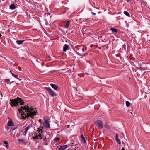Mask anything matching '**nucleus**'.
Returning a JSON list of instances; mask_svg holds the SVG:
<instances>
[{"label":"nucleus","mask_w":150,"mask_h":150,"mask_svg":"<svg viewBox=\"0 0 150 150\" xmlns=\"http://www.w3.org/2000/svg\"><path fill=\"white\" fill-rule=\"evenodd\" d=\"M10 101L11 102L10 103L12 107L17 106L19 103H20L21 105H23L24 103L23 100L18 97H17L16 98L14 99H11Z\"/></svg>","instance_id":"nucleus-1"},{"label":"nucleus","mask_w":150,"mask_h":150,"mask_svg":"<svg viewBox=\"0 0 150 150\" xmlns=\"http://www.w3.org/2000/svg\"><path fill=\"white\" fill-rule=\"evenodd\" d=\"M38 129L35 133V136L33 137V139H36L40 138L42 139L45 137L43 134V131L42 130V129H40V130L39 128Z\"/></svg>","instance_id":"nucleus-2"},{"label":"nucleus","mask_w":150,"mask_h":150,"mask_svg":"<svg viewBox=\"0 0 150 150\" xmlns=\"http://www.w3.org/2000/svg\"><path fill=\"white\" fill-rule=\"evenodd\" d=\"M21 109H18V110L19 111V113H21V114L22 116V117H23L22 118L23 119H25L26 117V113H25L22 110V109L25 110V109L24 108V107H23L22 106H21Z\"/></svg>","instance_id":"nucleus-3"},{"label":"nucleus","mask_w":150,"mask_h":150,"mask_svg":"<svg viewBox=\"0 0 150 150\" xmlns=\"http://www.w3.org/2000/svg\"><path fill=\"white\" fill-rule=\"evenodd\" d=\"M45 88L48 91V93L52 96L53 97L56 96L54 92L50 88L45 87Z\"/></svg>","instance_id":"nucleus-4"},{"label":"nucleus","mask_w":150,"mask_h":150,"mask_svg":"<svg viewBox=\"0 0 150 150\" xmlns=\"http://www.w3.org/2000/svg\"><path fill=\"white\" fill-rule=\"evenodd\" d=\"M95 124L98 126L99 127L100 129H102L103 126V122L100 120H98L95 122Z\"/></svg>","instance_id":"nucleus-5"},{"label":"nucleus","mask_w":150,"mask_h":150,"mask_svg":"<svg viewBox=\"0 0 150 150\" xmlns=\"http://www.w3.org/2000/svg\"><path fill=\"white\" fill-rule=\"evenodd\" d=\"M37 112L35 111H33L32 112H29V113H27V117H28L29 116H30L31 117L33 118V116H34L36 114Z\"/></svg>","instance_id":"nucleus-6"},{"label":"nucleus","mask_w":150,"mask_h":150,"mask_svg":"<svg viewBox=\"0 0 150 150\" xmlns=\"http://www.w3.org/2000/svg\"><path fill=\"white\" fill-rule=\"evenodd\" d=\"M24 108L25 109V111L27 113L32 112L33 111V108H29L28 106L27 107L26 105L24 107Z\"/></svg>","instance_id":"nucleus-7"},{"label":"nucleus","mask_w":150,"mask_h":150,"mask_svg":"<svg viewBox=\"0 0 150 150\" xmlns=\"http://www.w3.org/2000/svg\"><path fill=\"white\" fill-rule=\"evenodd\" d=\"M43 125L44 127L46 128H49L50 127L49 122L45 120L44 122L43 123Z\"/></svg>","instance_id":"nucleus-8"},{"label":"nucleus","mask_w":150,"mask_h":150,"mask_svg":"<svg viewBox=\"0 0 150 150\" xmlns=\"http://www.w3.org/2000/svg\"><path fill=\"white\" fill-rule=\"evenodd\" d=\"M32 127V126L30 125L28 126L25 129L24 133H23L24 135L25 136L27 133L29 129Z\"/></svg>","instance_id":"nucleus-9"},{"label":"nucleus","mask_w":150,"mask_h":150,"mask_svg":"<svg viewBox=\"0 0 150 150\" xmlns=\"http://www.w3.org/2000/svg\"><path fill=\"white\" fill-rule=\"evenodd\" d=\"M69 47V46L67 44L64 45L63 47V50L64 52H65Z\"/></svg>","instance_id":"nucleus-10"},{"label":"nucleus","mask_w":150,"mask_h":150,"mask_svg":"<svg viewBox=\"0 0 150 150\" xmlns=\"http://www.w3.org/2000/svg\"><path fill=\"white\" fill-rule=\"evenodd\" d=\"M50 85L52 88L53 89H55V90H57V88H58V86L54 84L51 83L50 84Z\"/></svg>","instance_id":"nucleus-11"},{"label":"nucleus","mask_w":150,"mask_h":150,"mask_svg":"<svg viewBox=\"0 0 150 150\" xmlns=\"http://www.w3.org/2000/svg\"><path fill=\"white\" fill-rule=\"evenodd\" d=\"M7 125L9 126H11L14 125V123L12 122L11 119L10 120L8 121Z\"/></svg>","instance_id":"nucleus-12"},{"label":"nucleus","mask_w":150,"mask_h":150,"mask_svg":"<svg viewBox=\"0 0 150 150\" xmlns=\"http://www.w3.org/2000/svg\"><path fill=\"white\" fill-rule=\"evenodd\" d=\"M68 146L67 145L62 146L60 147L59 150H64Z\"/></svg>","instance_id":"nucleus-13"},{"label":"nucleus","mask_w":150,"mask_h":150,"mask_svg":"<svg viewBox=\"0 0 150 150\" xmlns=\"http://www.w3.org/2000/svg\"><path fill=\"white\" fill-rule=\"evenodd\" d=\"M16 8V6L14 4H11L10 6V8L11 9H14Z\"/></svg>","instance_id":"nucleus-14"},{"label":"nucleus","mask_w":150,"mask_h":150,"mask_svg":"<svg viewBox=\"0 0 150 150\" xmlns=\"http://www.w3.org/2000/svg\"><path fill=\"white\" fill-rule=\"evenodd\" d=\"M44 141V143L45 145H47L48 144L47 139L46 137L43 139Z\"/></svg>","instance_id":"nucleus-15"},{"label":"nucleus","mask_w":150,"mask_h":150,"mask_svg":"<svg viewBox=\"0 0 150 150\" xmlns=\"http://www.w3.org/2000/svg\"><path fill=\"white\" fill-rule=\"evenodd\" d=\"M81 139L82 141L83 142V143H85L86 141L85 139V137H84L83 135V134L81 135Z\"/></svg>","instance_id":"nucleus-16"},{"label":"nucleus","mask_w":150,"mask_h":150,"mask_svg":"<svg viewBox=\"0 0 150 150\" xmlns=\"http://www.w3.org/2000/svg\"><path fill=\"white\" fill-rule=\"evenodd\" d=\"M110 30H112V32L113 33H117L118 32L116 28H110Z\"/></svg>","instance_id":"nucleus-17"},{"label":"nucleus","mask_w":150,"mask_h":150,"mask_svg":"<svg viewBox=\"0 0 150 150\" xmlns=\"http://www.w3.org/2000/svg\"><path fill=\"white\" fill-rule=\"evenodd\" d=\"M70 24V21H67L66 23V24L65 26V27L66 28H68Z\"/></svg>","instance_id":"nucleus-18"},{"label":"nucleus","mask_w":150,"mask_h":150,"mask_svg":"<svg viewBox=\"0 0 150 150\" xmlns=\"http://www.w3.org/2000/svg\"><path fill=\"white\" fill-rule=\"evenodd\" d=\"M24 41V40H17L16 41V42L18 44L20 45L22 44Z\"/></svg>","instance_id":"nucleus-19"},{"label":"nucleus","mask_w":150,"mask_h":150,"mask_svg":"<svg viewBox=\"0 0 150 150\" xmlns=\"http://www.w3.org/2000/svg\"><path fill=\"white\" fill-rule=\"evenodd\" d=\"M4 143L6 144V146L7 148H9V146L8 145V143L7 141H5L4 142Z\"/></svg>","instance_id":"nucleus-20"},{"label":"nucleus","mask_w":150,"mask_h":150,"mask_svg":"<svg viewBox=\"0 0 150 150\" xmlns=\"http://www.w3.org/2000/svg\"><path fill=\"white\" fill-rule=\"evenodd\" d=\"M126 105L127 107H129L130 105V103L128 101H126Z\"/></svg>","instance_id":"nucleus-21"},{"label":"nucleus","mask_w":150,"mask_h":150,"mask_svg":"<svg viewBox=\"0 0 150 150\" xmlns=\"http://www.w3.org/2000/svg\"><path fill=\"white\" fill-rule=\"evenodd\" d=\"M12 75L14 77L16 78L17 79H19L20 80H21V79H19L18 77V75H15V74H14L13 73H12Z\"/></svg>","instance_id":"nucleus-22"},{"label":"nucleus","mask_w":150,"mask_h":150,"mask_svg":"<svg viewBox=\"0 0 150 150\" xmlns=\"http://www.w3.org/2000/svg\"><path fill=\"white\" fill-rule=\"evenodd\" d=\"M124 13L128 17H130V15L129 13L127 11H124Z\"/></svg>","instance_id":"nucleus-23"},{"label":"nucleus","mask_w":150,"mask_h":150,"mask_svg":"<svg viewBox=\"0 0 150 150\" xmlns=\"http://www.w3.org/2000/svg\"><path fill=\"white\" fill-rule=\"evenodd\" d=\"M59 139H60L59 138L57 137L55 139L54 141H55V142H57L58 141H59Z\"/></svg>","instance_id":"nucleus-24"},{"label":"nucleus","mask_w":150,"mask_h":150,"mask_svg":"<svg viewBox=\"0 0 150 150\" xmlns=\"http://www.w3.org/2000/svg\"><path fill=\"white\" fill-rule=\"evenodd\" d=\"M116 141L118 143L120 144H121V141H120V140L118 139H116Z\"/></svg>","instance_id":"nucleus-25"},{"label":"nucleus","mask_w":150,"mask_h":150,"mask_svg":"<svg viewBox=\"0 0 150 150\" xmlns=\"http://www.w3.org/2000/svg\"><path fill=\"white\" fill-rule=\"evenodd\" d=\"M9 80L8 79H6V82L7 83V84H8L9 83Z\"/></svg>","instance_id":"nucleus-26"},{"label":"nucleus","mask_w":150,"mask_h":150,"mask_svg":"<svg viewBox=\"0 0 150 150\" xmlns=\"http://www.w3.org/2000/svg\"><path fill=\"white\" fill-rule=\"evenodd\" d=\"M17 126H16V127H15V126H14V127L12 128V130H15L17 128Z\"/></svg>","instance_id":"nucleus-27"},{"label":"nucleus","mask_w":150,"mask_h":150,"mask_svg":"<svg viewBox=\"0 0 150 150\" xmlns=\"http://www.w3.org/2000/svg\"><path fill=\"white\" fill-rule=\"evenodd\" d=\"M36 61L38 62H40L41 60L39 59V58H37V59H36Z\"/></svg>","instance_id":"nucleus-28"},{"label":"nucleus","mask_w":150,"mask_h":150,"mask_svg":"<svg viewBox=\"0 0 150 150\" xmlns=\"http://www.w3.org/2000/svg\"><path fill=\"white\" fill-rule=\"evenodd\" d=\"M116 140L117 139H118V135L117 134H116V137H115Z\"/></svg>","instance_id":"nucleus-29"},{"label":"nucleus","mask_w":150,"mask_h":150,"mask_svg":"<svg viewBox=\"0 0 150 150\" xmlns=\"http://www.w3.org/2000/svg\"><path fill=\"white\" fill-rule=\"evenodd\" d=\"M18 142H20L21 141L23 142L24 141V139H18Z\"/></svg>","instance_id":"nucleus-30"},{"label":"nucleus","mask_w":150,"mask_h":150,"mask_svg":"<svg viewBox=\"0 0 150 150\" xmlns=\"http://www.w3.org/2000/svg\"><path fill=\"white\" fill-rule=\"evenodd\" d=\"M73 144V143H72L71 144H69L68 145V146H73V145H72Z\"/></svg>","instance_id":"nucleus-31"},{"label":"nucleus","mask_w":150,"mask_h":150,"mask_svg":"<svg viewBox=\"0 0 150 150\" xmlns=\"http://www.w3.org/2000/svg\"><path fill=\"white\" fill-rule=\"evenodd\" d=\"M92 13L93 15H96V13H94V12H92Z\"/></svg>","instance_id":"nucleus-32"},{"label":"nucleus","mask_w":150,"mask_h":150,"mask_svg":"<svg viewBox=\"0 0 150 150\" xmlns=\"http://www.w3.org/2000/svg\"><path fill=\"white\" fill-rule=\"evenodd\" d=\"M39 122L41 123V120L40 119H39Z\"/></svg>","instance_id":"nucleus-33"},{"label":"nucleus","mask_w":150,"mask_h":150,"mask_svg":"<svg viewBox=\"0 0 150 150\" xmlns=\"http://www.w3.org/2000/svg\"><path fill=\"white\" fill-rule=\"evenodd\" d=\"M126 1L127 2H129L131 1L132 0H126Z\"/></svg>","instance_id":"nucleus-34"},{"label":"nucleus","mask_w":150,"mask_h":150,"mask_svg":"<svg viewBox=\"0 0 150 150\" xmlns=\"http://www.w3.org/2000/svg\"><path fill=\"white\" fill-rule=\"evenodd\" d=\"M88 54V53H85V54H84L83 55V56H85V55H86L87 54Z\"/></svg>","instance_id":"nucleus-35"},{"label":"nucleus","mask_w":150,"mask_h":150,"mask_svg":"<svg viewBox=\"0 0 150 150\" xmlns=\"http://www.w3.org/2000/svg\"><path fill=\"white\" fill-rule=\"evenodd\" d=\"M121 150H125V149L124 148H122V149Z\"/></svg>","instance_id":"nucleus-36"},{"label":"nucleus","mask_w":150,"mask_h":150,"mask_svg":"<svg viewBox=\"0 0 150 150\" xmlns=\"http://www.w3.org/2000/svg\"><path fill=\"white\" fill-rule=\"evenodd\" d=\"M82 50L83 52H84V48H82Z\"/></svg>","instance_id":"nucleus-37"},{"label":"nucleus","mask_w":150,"mask_h":150,"mask_svg":"<svg viewBox=\"0 0 150 150\" xmlns=\"http://www.w3.org/2000/svg\"><path fill=\"white\" fill-rule=\"evenodd\" d=\"M93 46V45H90V47H92Z\"/></svg>","instance_id":"nucleus-38"},{"label":"nucleus","mask_w":150,"mask_h":150,"mask_svg":"<svg viewBox=\"0 0 150 150\" xmlns=\"http://www.w3.org/2000/svg\"><path fill=\"white\" fill-rule=\"evenodd\" d=\"M2 145L1 143L0 142V146L1 145Z\"/></svg>","instance_id":"nucleus-39"},{"label":"nucleus","mask_w":150,"mask_h":150,"mask_svg":"<svg viewBox=\"0 0 150 150\" xmlns=\"http://www.w3.org/2000/svg\"><path fill=\"white\" fill-rule=\"evenodd\" d=\"M43 63H42V65H43Z\"/></svg>","instance_id":"nucleus-40"},{"label":"nucleus","mask_w":150,"mask_h":150,"mask_svg":"<svg viewBox=\"0 0 150 150\" xmlns=\"http://www.w3.org/2000/svg\"><path fill=\"white\" fill-rule=\"evenodd\" d=\"M10 72L12 74V71H10Z\"/></svg>","instance_id":"nucleus-41"},{"label":"nucleus","mask_w":150,"mask_h":150,"mask_svg":"<svg viewBox=\"0 0 150 150\" xmlns=\"http://www.w3.org/2000/svg\"><path fill=\"white\" fill-rule=\"evenodd\" d=\"M74 150H76L75 149V148H74Z\"/></svg>","instance_id":"nucleus-42"},{"label":"nucleus","mask_w":150,"mask_h":150,"mask_svg":"<svg viewBox=\"0 0 150 150\" xmlns=\"http://www.w3.org/2000/svg\"><path fill=\"white\" fill-rule=\"evenodd\" d=\"M4 1V0H2V1Z\"/></svg>","instance_id":"nucleus-43"},{"label":"nucleus","mask_w":150,"mask_h":150,"mask_svg":"<svg viewBox=\"0 0 150 150\" xmlns=\"http://www.w3.org/2000/svg\"><path fill=\"white\" fill-rule=\"evenodd\" d=\"M19 67L20 68H19V69H20V68H21V67Z\"/></svg>","instance_id":"nucleus-44"},{"label":"nucleus","mask_w":150,"mask_h":150,"mask_svg":"<svg viewBox=\"0 0 150 150\" xmlns=\"http://www.w3.org/2000/svg\"><path fill=\"white\" fill-rule=\"evenodd\" d=\"M19 67L20 68H19V69H20V68H21V67Z\"/></svg>","instance_id":"nucleus-45"},{"label":"nucleus","mask_w":150,"mask_h":150,"mask_svg":"<svg viewBox=\"0 0 150 150\" xmlns=\"http://www.w3.org/2000/svg\"><path fill=\"white\" fill-rule=\"evenodd\" d=\"M49 15L50 14V13H48Z\"/></svg>","instance_id":"nucleus-46"}]
</instances>
